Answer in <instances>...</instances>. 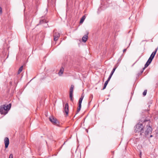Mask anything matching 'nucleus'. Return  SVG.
I'll return each mask as SVG.
<instances>
[{
    "mask_svg": "<svg viewBox=\"0 0 158 158\" xmlns=\"http://www.w3.org/2000/svg\"><path fill=\"white\" fill-rule=\"evenodd\" d=\"M88 32H87V34L85 35H84L82 38V40L83 42L85 43V42L88 38Z\"/></svg>",
    "mask_w": 158,
    "mask_h": 158,
    "instance_id": "9b49d317",
    "label": "nucleus"
},
{
    "mask_svg": "<svg viewBox=\"0 0 158 158\" xmlns=\"http://www.w3.org/2000/svg\"><path fill=\"white\" fill-rule=\"evenodd\" d=\"M23 68V66H21L19 69L18 71V74H19L22 71Z\"/></svg>",
    "mask_w": 158,
    "mask_h": 158,
    "instance_id": "2eb2a0df",
    "label": "nucleus"
},
{
    "mask_svg": "<svg viewBox=\"0 0 158 158\" xmlns=\"http://www.w3.org/2000/svg\"><path fill=\"white\" fill-rule=\"evenodd\" d=\"M84 97V95H83V94H82L81 97L80 98H81V99H83Z\"/></svg>",
    "mask_w": 158,
    "mask_h": 158,
    "instance_id": "4be33fe9",
    "label": "nucleus"
},
{
    "mask_svg": "<svg viewBox=\"0 0 158 158\" xmlns=\"http://www.w3.org/2000/svg\"><path fill=\"white\" fill-rule=\"evenodd\" d=\"M44 22L45 23H47V22H46V20H43L40 21V24H42Z\"/></svg>",
    "mask_w": 158,
    "mask_h": 158,
    "instance_id": "a211bd4d",
    "label": "nucleus"
},
{
    "mask_svg": "<svg viewBox=\"0 0 158 158\" xmlns=\"http://www.w3.org/2000/svg\"><path fill=\"white\" fill-rule=\"evenodd\" d=\"M117 66L116 65H115L114 66V68L112 70V71L109 77L108 78L109 79H110L113 74L114 72L115 69H116L117 68Z\"/></svg>",
    "mask_w": 158,
    "mask_h": 158,
    "instance_id": "9d476101",
    "label": "nucleus"
},
{
    "mask_svg": "<svg viewBox=\"0 0 158 158\" xmlns=\"http://www.w3.org/2000/svg\"><path fill=\"white\" fill-rule=\"evenodd\" d=\"M2 13V9L1 7H0V14H1Z\"/></svg>",
    "mask_w": 158,
    "mask_h": 158,
    "instance_id": "5701e85b",
    "label": "nucleus"
},
{
    "mask_svg": "<svg viewBox=\"0 0 158 158\" xmlns=\"http://www.w3.org/2000/svg\"><path fill=\"white\" fill-rule=\"evenodd\" d=\"M146 127L147 129L145 131L144 134L146 136L148 137V135H151L152 133V129L150 126H148V125H147Z\"/></svg>",
    "mask_w": 158,
    "mask_h": 158,
    "instance_id": "20e7f679",
    "label": "nucleus"
},
{
    "mask_svg": "<svg viewBox=\"0 0 158 158\" xmlns=\"http://www.w3.org/2000/svg\"><path fill=\"white\" fill-rule=\"evenodd\" d=\"M49 119L54 125L57 126L58 125L59 123L58 121L56 118L53 116H50L49 118Z\"/></svg>",
    "mask_w": 158,
    "mask_h": 158,
    "instance_id": "39448f33",
    "label": "nucleus"
},
{
    "mask_svg": "<svg viewBox=\"0 0 158 158\" xmlns=\"http://www.w3.org/2000/svg\"><path fill=\"white\" fill-rule=\"evenodd\" d=\"M53 36L54 40V41H56L58 40L60 36V34L58 33L55 32L54 33Z\"/></svg>",
    "mask_w": 158,
    "mask_h": 158,
    "instance_id": "1a4fd4ad",
    "label": "nucleus"
},
{
    "mask_svg": "<svg viewBox=\"0 0 158 158\" xmlns=\"http://www.w3.org/2000/svg\"><path fill=\"white\" fill-rule=\"evenodd\" d=\"M82 100L83 99H81V98H80L79 100H80V101H82Z\"/></svg>",
    "mask_w": 158,
    "mask_h": 158,
    "instance_id": "a878e982",
    "label": "nucleus"
},
{
    "mask_svg": "<svg viewBox=\"0 0 158 158\" xmlns=\"http://www.w3.org/2000/svg\"><path fill=\"white\" fill-rule=\"evenodd\" d=\"M11 104L8 105H4L0 106V113L2 114H7L11 107Z\"/></svg>",
    "mask_w": 158,
    "mask_h": 158,
    "instance_id": "f257e3e1",
    "label": "nucleus"
},
{
    "mask_svg": "<svg viewBox=\"0 0 158 158\" xmlns=\"http://www.w3.org/2000/svg\"><path fill=\"white\" fill-rule=\"evenodd\" d=\"M91 97H92V98H93V95H92Z\"/></svg>",
    "mask_w": 158,
    "mask_h": 158,
    "instance_id": "cd10ccee",
    "label": "nucleus"
},
{
    "mask_svg": "<svg viewBox=\"0 0 158 158\" xmlns=\"http://www.w3.org/2000/svg\"><path fill=\"white\" fill-rule=\"evenodd\" d=\"M147 92V90H144V92H143V96H145Z\"/></svg>",
    "mask_w": 158,
    "mask_h": 158,
    "instance_id": "6ab92c4d",
    "label": "nucleus"
},
{
    "mask_svg": "<svg viewBox=\"0 0 158 158\" xmlns=\"http://www.w3.org/2000/svg\"><path fill=\"white\" fill-rule=\"evenodd\" d=\"M74 88V86L73 85H71L69 90V98H70V100L71 101H73V92Z\"/></svg>",
    "mask_w": 158,
    "mask_h": 158,
    "instance_id": "423d86ee",
    "label": "nucleus"
},
{
    "mask_svg": "<svg viewBox=\"0 0 158 158\" xmlns=\"http://www.w3.org/2000/svg\"><path fill=\"white\" fill-rule=\"evenodd\" d=\"M82 102V101H80V100H79V103H78L79 106H78V107L77 109L76 114H77L80 110H81V104Z\"/></svg>",
    "mask_w": 158,
    "mask_h": 158,
    "instance_id": "f8f14e48",
    "label": "nucleus"
},
{
    "mask_svg": "<svg viewBox=\"0 0 158 158\" xmlns=\"http://www.w3.org/2000/svg\"><path fill=\"white\" fill-rule=\"evenodd\" d=\"M142 121L143 122L145 123L146 122H147L149 124V120L148 119V118L147 119H146L144 120H142Z\"/></svg>",
    "mask_w": 158,
    "mask_h": 158,
    "instance_id": "dca6fc26",
    "label": "nucleus"
},
{
    "mask_svg": "<svg viewBox=\"0 0 158 158\" xmlns=\"http://www.w3.org/2000/svg\"><path fill=\"white\" fill-rule=\"evenodd\" d=\"M152 135H150V137H152Z\"/></svg>",
    "mask_w": 158,
    "mask_h": 158,
    "instance_id": "bb28decb",
    "label": "nucleus"
},
{
    "mask_svg": "<svg viewBox=\"0 0 158 158\" xmlns=\"http://www.w3.org/2000/svg\"><path fill=\"white\" fill-rule=\"evenodd\" d=\"M64 71V69L63 68H62L60 69L59 72L58 74L59 76H61L63 73Z\"/></svg>",
    "mask_w": 158,
    "mask_h": 158,
    "instance_id": "ddd939ff",
    "label": "nucleus"
},
{
    "mask_svg": "<svg viewBox=\"0 0 158 158\" xmlns=\"http://www.w3.org/2000/svg\"><path fill=\"white\" fill-rule=\"evenodd\" d=\"M143 126L142 123H138L135 126V132H140L142 134L143 133Z\"/></svg>",
    "mask_w": 158,
    "mask_h": 158,
    "instance_id": "7ed1b4c3",
    "label": "nucleus"
},
{
    "mask_svg": "<svg viewBox=\"0 0 158 158\" xmlns=\"http://www.w3.org/2000/svg\"><path fill=\"white\" fill-rule=\"evenodd\" d=\"M13 154H10L9 158H13Z\"/></svg>",
    "mask_w": 158,
    "mask_h": 158,
    "instance_id": "aec40b11",
    "label": "nucleus"
},
{
    "mask_svg": "<svg viewBox=\"0 0 158 158\" xmlns=\"http://www.w3.org/2000/svg\"><path fill=\"white\" fill-rule=\"evenodd\" d=\"M64 112L66 113V115L67 116L69 113V105L68 103H66L64 106Z\"/></svg>",
    "mask_w": 158,
    "mask_h": 158,
    "instance_id": "0eeeda50",
    "label": "nucleus"
},
{
    "mask_svg": "<svg viewBox=\"0 0 158 158\" xmlns=\"http://www.w3.org/2000/svg\"><path fill=\"white\" fill-rule=\"evenodd\" d=\"M84 97V95H83V94H82L81 97L80 98H81V99H83Z\"/></svg>",
    "mask_w": 158,
    "mask_h": 158,
    "instance_id": "412c9836",
    "label": "nucleus"
},
{
    "mask_svg": "<svg viewBox=\"0 0 158 158\" xmlns=\"http://www.w3.org/2000/svg\"><path fill=\"white\" fill-rule=\"evenodd\" d=\"M157 49H156L153 52L151 55L150 57L148 59V60L146 63V64L144 65V67L143 69V71L142 72V73L143 72V70L145 69L146 68L148 67V65L150 64L151 63L153 59L154 58L156 54V52L157 51Z\"/></svg>",
    "mask_w": 158,
    "mask_h": 158,
    "instance_id": "f03ea898",
    "label": "nucleus"
},
{
    "mask_svg": "<svg viewBox=\"0 0 158 158\" xmlns=\"http://www.w3.org/2000/svg\"><path fill=\"white\" fill-rule=\"evenodd\" d=\"M106 85H104V86L102 89V90H104V89H105L106 88Z\"/></svg>",
    "mask_w": 158,
    "mask_h": 158,
    "instance_id": "b1692460",
    "label": "nucleus"
},
{
    "mask_svg": "<svg viewBox=\"0 0 158 158\" xmlns=\"http://www.w3.org/2000/svg\"><path fill=\"white\" fill-rule=\"evenodd\" d=\"M4 142L5 145V147L6 148L8 147V145L9 144V138L7 137H5L4 139Z\"/></svg>",
    "mask_w": 158,
    "mask_h": 158,
    "instance_id": "6e6552de",
    "label": "nucleus"
},
{
    "mask_svg": "<svg viewBox=\"0 0 158 158\" xmlns=\"http://www.w3.org/2000/svg\"><path fill=\"white\" fill-rule=\"evenodd\" d=\"M127 50V49H125L123 50V52H125Z\"/></svg>",
    "mask_w": 158,
    "mask_h": 158,
    "instance_id": "393cba45",
    "label": "nucleus"
},
{
    "mask_svg": "<svg viewBox=\"0 0 158 158\" xmlns=\"http://www.w3.org/2000/svg\"><path fill=\"white\" fill-rule=\"evenodd\" d=\"M110 79H109L108 78L107 80L104 83V85L106 86L108 83V82L110 81Z\"/></svg>",
    "mask_w": 158,
    "mask_h": 158,
    "instance_id": "f3484780",
    "label": "nucleus"
},
{
    "mask_svg": "<svg viewBox=\"0 0 158 158\" xmlns=\"http://www.w3.org/2000/svg\"><path fill=\"white\" fill-rule=\"evenodd\" d=\"M85 19V16H84V15L82 17V18H81V20L80 22V23H81V24L84 21Z\"/></svg>",
    "mask_w": 158,
    "mask_h": 158,
    "instance_id": "4468645a",
    "label": "nucleus"
}]
</instances>
